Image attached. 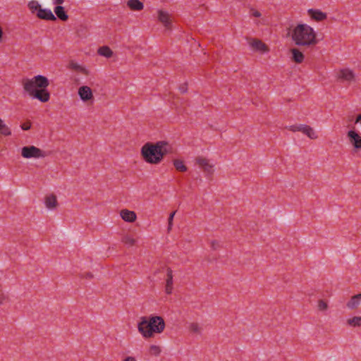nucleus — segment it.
<instances>
[{"label":"nucleus","mask_w":361,"mask_h":361,"mask_svg":"<svg viewBox=\"0 0 361 361\" xmlns=\"http://www.w3.org/2000/svg\"><path fill=\"white\" fill-rule=\"evenodd\" d=\"M327 308H328V305L324 300H319L318 301V309L319 310L324 311V310H326Z\"/></svg>","instance_id":"obj_30"},{"label":"nucleus","mask_w":361,"mask_h":361,"mask_svg":"<svg viewBox=\"0 0 361 361\" xmlns=\"http://www.w3.org/2000/svg\"><path fill=\"white\" fill-rule=\"evenodd\" d=\"M179 90L182 93H185L187 91L186 84L180 86Z\"/></svg>","instance_id":"obj_35"},{"label":"nucleus","mask_w":361,"mask_h":361,"mask_svg":"<svg viewBox=\"0 0 361 361\" xmlns=\"http://www.w3.org/2000/svg\"><path fill=\"white\" fill-rule=\"evenodd\" d=\"M292 59L298 63H301L304 59L303 54L297 49H292Z\"/></svg>","instance_id":"obj_20"},{"label":"nucleus","mask_w":361,"mask_h":361,"mask_svg":"<svg viewBox=\"0 0 361 361\" xmlns=\"http://www.w3.org/2000/svg\"><path fill=\"white\" fill-rule=\"evenodd\" d=\"M21 128L24 130H27L30 128V123H23L21 125Z\"/></svg>","instance_id":"obj_34"},{"label":"nucleus","mask_w":361,"mask_h":361,"mask_svg":"<svg viewBox=\"0 0 361 361\" xmlns=\"http://www.w3.org/2000/svg\"><path fill=\"white\" fill-rule=\"evenodd\" d=\"M293 40L298 46H312L317 44L316 33L312 27L306 24L297 25L292 34Z\"/></svg>","instance_id":"obj_4"},{"label":"nucleus","mask_w":361,"mask_h":361,"mask_svg":"<svg viewBox=\"0 0 361 361\" xmlns=\"http://www.w3.org/2000/svg\"><path fill=\"white\" fill-rule=\"evenodd\" d=\"M122 240L124 243H126V245H128L130 246L133 245L135 243V239L129 235H125L123 238Z\"/></svg>","instance_id":"obj_29"},{"label":"nucleus","mask_w":361,"mask_h":361,"mask_svg":"<svg viewBox=\"0 0 361 361\" xmlns=\"http://www.w3.org/2000/svg\"><path fill=\"white\" fill-rule=\"evenodd\" d=\"M28 7L32 13H36L41 8V5L37 1H31L28 4Z\"/></svg>","instance_id":"obj_24"},{"label":"nucleus","mask_w":361,"mask_h":361,"mask_svg":"<svg viewBox=\"0 0 361 361\" xmlns=\"http://www.w3.org/2000/svg\"><path fill=\"white\" fill-rule=\"evenodd\" d=\"M70 68L73 70L78 71H84L82 67H81L80 65H78V63H74V62H71L70 63Z\"/></svg>","instance_id":"obj_32"},{"label":"nucleus","mask_w":361,"mask_h":361,"mask_svg":"<svg viewBox=\"0 0 361 361\" xmlns=\"http://www.w3.org/2000/svg\"><path fill=\"white\" fill-rule=\"evenodd\" d=\"M175 214H176V212H173L171 213V214L169 215V217L168 219V231H170L172 228L173 221V217L175 216Z\"/></svg>","instance_id":"obj_31"},{"label":"nucleus","mask_w":361,"mask_h":361,"mask_svg":"<svg viewBox=\"0 0 361 361\" xmlns=\"http://www.w3.org/2000/svg\"><path fill=\"white\" fill-rule=\"evenodd\" d=\"M149 352L152 355L157 356L160 354L161 349L159 346L152 345L149 347Z\"/></svg>","instance_id":"obj_28"},{"label":"nucleus","mask_w":361,"mask_h":361,"mask_svg":"<svg viewBox=\"0 0 361 361\" xmlns=\"http://www.w3.org/2000/svg\"><path fill=\"white\" fill-rule=\"evenodd\" d=\"M307 13L312 19L316 21H322L325 20L327 17L326 13H324L318 9H309L307 11Z\"/></svg>","instance_id":"obj_12"},{"label":"nucleus","mask_w":361,"mask_h":361,"mask_svg":"<svg viewBox=\"0 0 361 361\" xmlns=\"http://www.w3.org/2000/svg\"><path fill=\"white\" fill-rule=\"evenodd\" d=\"M64 0H53V3L54 4H57L58 6H61L63 3Z\"/></svg>","instance_id":"obj_36"},{"label":"nucleus","mask_w":361,"mask_h":361,"mask_svg":"<svg viewBox=\"0 0 361 361\" xmlns=\"http://www.w3.org/2000/svg\"><path fill=\"white\" fill-rule=\"evenodd\" d=\"M188 329L190 332L196 334H201L202 328L201 326H200L197 323H190L188 325Z\"/></svg>","instance_id":"obj_22"},{"label":"nucleus","mask_w":361,"mask_h":361,"mask_svg":"<svg viewBox=\"0 0 361 361\" xmlns=\"http://www.w3.org/2000/svg\"><path fill=\"white\" fill-rule=\"evenodd\" d=\"M252 15H253L255 17H257V18H258V17H260V16H261V13H260L259 11H254L252 12Z\"/></svg>","instance_id":"obj_37"},{"label":"nucleus","mask_w":361,"mask_h":361,"mask_svg":"<svg viewBox=\"0 0 361 361\" xmlns=\"http://www.w3.org/2000/svg\"><path fill=\"white\" fill-rule=\"evenodd\" d=\"M123 361H136L133 357H128Z\"/></svg>","instance_id":"obj_38"},{"label":"nucleus","mask_w":361,"mask_h":361,"mask_svg":"<svg viewBox=\"0 0 361 361\" xmlns=\"http://www.w3.org/2000/svg\"><path fill=\"white\" fill-rule=\"evenodd\" d=\"M23 84L25 90L29 92L34 98L42 102H46L49 100V93L45 89L49 85V81L47 78L37 75L30 80H23Z\"/></svg>","instance_id":"obj_1"},{"label":"nucleus","mask_w":361,"mask_h":361,"mask_svg":"<svg viewBox=\"0 0 361 361\" xmlns=\"http://www.w3.org/2000/svg\"><path fill=\"white\" fill-rule=\"evenodd\" d=\"M211 246H212V249L216 250L219 246V242L216 240H213L211 243Z\"/></svg>","instance_id":"obj_33"},{"label":"nucleus","mask_w":361,"mask_h":361,"mask_svg":"<svg viewBox=\"0 0 361 361\" xmlns=\"http://www.w3.org/2000/svg\"><path fill=\"white\" fill-rule=\"evenodd\" d=\"M37 16L39 18L47 20H56V18L53 14L51 10L47 8H40L37 13Z\"/></svg>","instance_id":"obj_13"},{"label":"nucleus","mask_w":361,"mask_h":361,"mask_svg":"<svg viewBox=\"0 0 361 361\" xmlns=\"http://www.w3.org/2000/svg\"><path fill=\"white\" fill-rule=\"evenodd\" d=\"M250 46L255 51L265 52L267 51L266 45L260 40L257 39H250L248 41Z\"/></svg>","instance_id":"obj_14"},{"label":"nucleus","mask_w":361,"mask_h":361,"mask_svg":"<svg viewBox=\"0 0 361 361\" xmlns=\"http://www.w3.org/2000/svg\"><path fill=\"white\" fill-rule=\"evenodd\" d=\"M78 94L84 102H87L93 99L92 90L88 86H82L78 89Z\"/></svg>","instance_id":"obj_10"},{"label":"nucleus","mask_w":361,"mask_h":361,"mask_svg":"<svg viewBox=\"0 0 361 361\" xmlns=\"http://www.w3.org/2000/svg\"><path fill=\"white\" fill-rule=\"evenodd\" d=\"M128 6L130 9L135 11H141L144 7L143 4L139 0H129L128 1Z\"/></svg>","instance_id":"obj_21"},{"label":"nucleus","mask_w":361,"mask_h":361,"mask_svg":"<svg viewBox=\"0 0 361 361\" xmlns=\"http://www.w3.org/2000/svg\"><path fill=\"white\" fill-rule=\"evenodd\" d=\"M167 278L166 280L165 291L167 294H171L173 290V274L170 268L167 269Z\"/></svg>","instance_id":"obj_16"},{"label":"nucleus","mask_w":361,"mask_h":361,"mask_svg":"<svg viewBox=\"0 0 361 361\" xmlns=\"http://www.w3.org/2000/svg\"><path fill=\"white\" fill-rule=\"evenodd\" d=\"M361 303V293L353 296L347 302L346 306L350 309H356Z\"/></svg>","instance_id":"obj_17"},{"label":"nucleus","mask_w":361,"mask_h":361,"mask_svg":"<svg viewBox=\"0 0 361 361\" xmlns=\"http://www.w3.org/2000/svg\"><path fill=\"white\" fill-rule=\"evenodd\" d=\"M347 323L351 326H361V317H353L348 319Z\"/></svg>","instance_id":"obj_25"},{"label":"nucleus","mask_w":361,"mask_h":361,"mask_svg":"<svg viewBox=\"0 0 361 361\" xmlns=\"http://www.w3.org/2000/svg\"><path fill=\"white\" fill-rule=\"evenodd\" d=\"M56 16L63 21L68 20V16L64 11V8L61 6H56L54 8Z\"/></svg>","instance_id":"obj_19"},{"label":"nucleus","mask_w":361,"mask_h":361,"mask_svg":"<svg viewBox=\"0 0 361 361\" xmlns=\"http://www.w3.org/2000/svg\"><path fill=\"white\" fill-rule=\"evenodd\" d=\"M170 146L167 142H158L155 145L147 143L142 147V155L147 162L158 164L164 154L169 151Z\"/></svg>","instance_id":"obj_2"},{"label":"nucleus","mask_w":361,"mask_h":361,"mask_svg":"<svg viewBox=\"0 0 361 361\" xmlns=\"http://www.w3.org/2000/svg\"><path fill=\"white\" fill-rule=\"evenodd\" d=\"M1 303H2V300H0V304H1Z\"/></svg>","instance_id":"obj_40"},{"label":"nucleus","mask_w":361,"mask_h":361,"mask_svg":"<svg viewBox=\"0 0 361 361\" xmlns=\"http://www.w3.org/2000/svg\"><path fill=\"white\" fill-rule=\"evenodd\" d=\"M21 155L25 159H39L45 157L47 153L35 146L30 145L21 149Z\"/></svg>","instance_id":"obj_5"},{"label":"nucleus","mask_w":361,"mask_h":361,"mask_svg":"<svg viewBox=\"0 0 361 361\" xmlns=\"http://www.w3.org/2000/svg\"><path fill=\"white\" fill-rule=\"evenodd\" d=\"M173 165L176 170L184 172L187 171V167L183 164V161L179 159H175L173 161Z\"/></svg>","instance_id":"obj_26"},{"label":"nucleus","mask_w":361,"mask_h":361,"mask_svg":"<svg viewBox=\"0 0 361 361\" xmlns=\"http://www.w3.org/2000/svg\"><path fill=\"white\" fill-rule=\"evenodd\" d=\"M195 163L204 171L207 175H211L213 173L214 164L202 157H197L195 159Z\"/></svg>","instance_id":"obj_8"},{"label":"nucleus","mask_w":361,"mask_h":361,"mask_svg":"<svg viewBox=\"0 0 361 361\" xmlns=\"http://www.w3.org/2000/svg\"><path fill=\"white\" fill-rule=\"evenodd\" d=\"M121 216L125 221L128 222H133L136 219V214L133 211L128 209H123L121 211Z\"/></svg>","instance_id":"obj_15"},{"label":"nucleus","mask_w":361,"mask_h":361,"mask_svg":"<svg viewBox=\"0 0 361 361\" xmlns=\"http://www.w3.org/2000/svg\"><path fill=\"white\" fill-rule=\"evenodd\" d=\"M0 133L4 135H10L11 134V132L10 129L6 126L4 121L0 118Z\"/></svg>","instance_id":"obj_27"},{"label":"nucleus","mask_w":361,"mask_h":361,"mask_svg":"<svg viewBox=\"0 0 361 361\" xmlns=\"http://www.w3.org/2000/svg\"><path fill=\"white\" fill-rule=\"evenodd\" d=\"M98 53L99 55L105 56L106 58L111 57L113 54V51L110 49V48L105 46L100 47L98 49Z\"/></svg>","instance_id":"obj_23"},{"label":"nucleus","mask_w":361,"mask_h":361,"mask_svg":"<svg viewBox=\"0 0 361 361\" xmlns=\"http://www.w3.org/2000/svg\"><path fill=\"white\" fill-rule=\"evenodd\" d=\"M338 78L343 81L352 82L355 80V75L351 70L345 68L338 73Z\"/></svg>","instance_id":"obj_11"},{"label":"nucleus","mask_w":361,"mask_h":361,"mask_svg":"<svg viewBox=\"0 0 361 361\" xmlns=\"http://www.w3.org/2000/svg\"><path fill=\"white\" fill-rule=\"evenodd\" d=\"M45 205L50 209L56 208L57 206L56 197L54 195L47 196L45 198Z\"/></svg>","instance_id":"obj_18"},{"label":"nucleus","mask_w":361,"mask_h":361,"mask_svg":"<svg viewBox=\"0 0 361 361\" xmlns=\"http://www.w3.org/2000/svg\"><path fill=\"white\" fill-rule=\"evenodd\" d=\"M157 13V19L165 27L166 30H172L173 20L172 16L162 10H159Z\"/></svg>","instance_id":"obj_7"},{"label":"nucleus","mask_w":361,"mask_h":361,"mask_svg":"<svg viewBox=\"0 0 361 361\" xmlns=\"http://www.w3.org/2000/svg\"><path fill=\"white\" fill-rule=\"evenodd\" d=\"M348 137L355 150L357 152L361 150V136L360 134L355 130H349Z\"/></svg>","instance_id":"obj_9"},{"label":"nucleus","mask_w":361,"mask_h":361,"mask_svg":"<svg viewBox=\"0 0 361 361\" xmlns=\"http://www.w3.org/2000/svg\"><path fill=\"white\" fill-rule=\"evenodd\" d=\"M138 324V331L145 338L153 337L154 334L161 333L165 328V322L162 317L159 316L141 317Z\"/></svg>","instance_id":"obj_3"},{"label":"nucleus","mask_w":361,"mask_h":361,"mask_svg":"<svg viewBox=\"0 0 361 361\" xmlns=\"http://www.w3.org/2000/svg\"><path fill=\"white\" fill-rule=\"evenodd\" d=\"M288 128L293 132L300 131L312 140L317 139L318 137L314 130L309 126L302 124L293 125L288 127Z\"/></svg>","instance_id":"obj_6"},{"label":"nucleus","mask_w":361,"mask_h":361,"mask_svg":"<svg viewBox=\"0 0 361 361\" xmlns=\"http://www.w3.org/2000/svg\"><path fill=\"white\" fill-rule=\"evenodd\" d=\"M86 277H87V278H92V274H90V273H87V274H86Z\"/></svg>","instance_id":"obj_39"}]
</instances>
